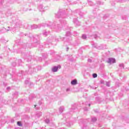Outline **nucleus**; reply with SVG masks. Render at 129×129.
I'll list each match as a JSON object with an SVG mask.
<instances>
[{
	"label": "nucleus",
	"instance_id": "1",
	"mask_svg": "<svg viewBox=\"0 0 129 129\" xmlns=\"http://www.w3.org/2000/svg\"><path fill=\"white\" fill-rule=\"evenodd\" d=\"M115 63V59L110 58H109V61H108V63Z\"/></svg>",
	"mask_w": 129,
	"mask_h": 129
},
{
	"label": "nucleus",
	"instance_id": "2",
	"mask_svg": "<svg viewBox=\"0 0 129 129\" xmlns=\"http://www.w3.org/2000/svg\"><path fill=\"white\" fill-rule=\"evenodd\" d=\"M71 84L72 85H76L77 84V80H74L71 82Z\"/></svg>",
	"mask_w": 129,
	"mask_h": 129
},
{
	"label": "nucleus",
	"instance_id": "3",
	"mask_svg": "<svg viewBox=\"0 0 129 129\" xmlns=\"http://www.w3.org/2000/svg\"><path fill=\"white\" fill-rule=\"evenodd\" d=\"M52 71H53V72H57V71H58V67H54L52 69Z\"/></svg>",
	"mask_w": 129,
	"mask_h": 129
},
{
	"label": "nucleus",
	"instance_id": "4",
	"mask_svg": "<svg viewBox=\"0 0 129 129\" xmlns=\"http://www.w3.org/2000/svg\"><path fill=\"white\" fill-rule=\"evenodd\" d=\"M17 124H18V125H19V126H22V123L20 121L17 122Z\"/></svg>",
	"mask_w": 129,
	"mask_h": 129
},
{
	"label": "nucleus",
	"instance_id": "5",
	"mask_svg": "<svg viewBox=\"0 0 129 129\" xmlns=\"http://www.w3.org/2000/svg\"><path fill=\"white\" fill-rule=\"evenodd\" d=\"M93 78H96V77H97V74H93Z\"/></svg>",
	"mask_w": 129,
	"mask_h": 129
},
{
	"label": "nucleus",
	"instance_id": "6",
	"mask_svg": "<svg viewBox=\"0 0 129 129\" xmlns=\"http://www.w3.org/2000/svg\"><path fill=\"white\" fill-rule=\"evenodd\" d=\"M82 38H83V39H86V36H85V35H83V36H82Z\"/></svg>",
	"mask_w": 129,
	"mask_h": 129
},
{
	"label": "nucleus",
	"instance_id": "7",
	"mask_svg": "<svg viewBox=\"0 0 129 129\" xmlns=\"http://www.w3.org/2000/svg\"><path fill=\"white\" fill-rule=\"evenodd\" d=\"M56 67H57L58 68H59V69H60V68H61V66H58Z\"/></svg>",
	"mask_w": 129,
	"mask_h": 129
}]
</instances>
